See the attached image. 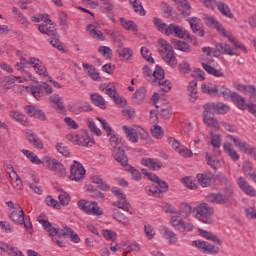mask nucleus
Segmentation results:
<instances>
[{"label": "nucleus", "instance_id": "nucleus-6", "mask_svg": "<svg viewBox=\"0 0 256 256\" xmlns=\"http://www.w3.org/2000/svg\"><path fill=\"white\" fill-rule=\"evenodd\" d=\"M78 207L81 211H84L87 215H96L101 216L103 215V210L99 207L97 202H91L87 200H80L78 201Z\"/></svg>", "mask_w": 256, "mask_h": 256}, {"label": "nucleus", "instance_id": "nucleus-31", "mask_svg": "<svg viewBox=\"0 0 256 256\" xmlns=\"http://www.w3.org/2000/svg\"><path fill=\"white\" fill-rule=\"evenodd\" d=\"M225 37L231 43L234 49H240V51H243V53H247V47L241 44L239 40L233 34H231V32H226Z\"/></svg>", "mask_w": 256, "mask_h": 256}, {"label": "nucleus", "instance_id": "nucleus-59", "mask_svg": "<svg viewBox=\"0 0 256 256\" xmlns=\"http://www.w3.org/2000/svg\"><path fill=\"white\" fill-rule=\"evenodd\" d=\"M153 83H157L161 89V91H163V93H169V91H171V82H169L168 80L163 81L162 79L157 80V82H153Z\"/></svg>", "mask_w": 256, "mask_h": 256}, {"label": "nucleus", "instance_id": "nucleus-5", "mask_svg": "<svg viewBox=\"0 0 256 256\" xmlns=\"http://www.w3.org/2000/svg\"><path fill=\"white\" fill-rule=\"evenodd\" d=\"M25 91L26 93H31V95L39 101L45 93L46 95H51V93H53V88H51L49 84L43 83L37 86H26Z\"/></svg>", "mask_w": 256, "mask_h": 256}, {"label": "nucleus", "instance_id": "nucleus-25", "mask_svg": "<svg viewBox=\"0 0 256 256\" xmlns=\"http://www.w3.org/2000/svg\"><path fill=\"white\" fill-rule=\"evenodd\" d=\"M202 93H206L207 95H211L212 97H219V88L217 85L211 82H204L201 86Z\"/></svg>", "mask_w": 256, "mask_h": 256}, {"label": "nucleus", "instance_id": "nucleus-30", "mask_svg": "<svg viewBox=\"0 0 256 256\" xmlns=\"http://www.w3.org/2000/svg\"><path fill=\"white\" fill-rule=\"evenodd\" d=\"M86 191L92 199H96L97 201H100V203L105 201V194L97 190L93 185H86Z\"/></svg>", "mask_w": 256, "mask_h": 256}, {"label": "nucleus", "instance_id": "nucleus-39", "mask_svg": "<svg viewBox=\"0 0 256 256\" xmlns=\"http://www.w3.org/2000/svg\"><path fill=\"white\" fill-rule=\"evenodd\" d=\"M240 151L245 153L246 155H251L253 159L256 161V148L251 147L249 144L246 143H238Z\"/></svg>", "mask_w": 256, "mask_h": 256}, {"label": "nucleus", "instance_id": "nucleus-34", "mask_svg": "<svg viewBox=\"0 0 256 256\" xmlns=\"http://www.w3.org/2000/svg\"><path fill=\"white\" fill-rule=\"evenodd\" d=\"M199 233L201 237H204V239H208V241H212L215 245H223V240L219 239L217 235L213 234L212 232L199 229Z\"/></svg>", "mask_w": 256, "mask_h": 256}, {"label": "nucleus", "instance_id": "nucleus-44", "mask_svg": "<svg viewBox=\"0 0 256 256\" xmlns=\"http://www.w3.org/2000/svg\"><path fill=\"white\" fill-rule=\"evenodd\" d=\"M188 92L191 103L197 101V80H193L189 83Z\"/></svg>", "mask_w": 256, "mask_h": 256}, {"label": "nucleus", "instance_id": "nucleus-14", "mask_svg": "<svg viewBox=\"0 0 256 256\" xmlns=\"http://www.w3.org/2000/svg\"><path fill=\"white\" fill-rule=\"evenodd\" d=\"M45 165L46 167H49L51 171H53V173H55L58 177H65V175H67V169H65V166L55 159H47Z\"/></svg>", "mask_w": 256, "mask_h": 256}, {"label": "nucleus", "instance_id": "nucleus-60", "mask_svg": "<svg viewBox=\"0 0 256 256\" xmlns=\"http://www.w3.org/2000/svg\"><path fill=\"white\" fill-rule=\"evenodd\" d=\"M136 133H137V137H140L142 141H149V139H151L149 137V132H147V130H145L141 126H136Z\"/></svg>", "mask_w": 256, "mask_h": 256}, {"label": "nucleus", "instance_id": "nucleus-24", "mask_svg": "<svg viewBox=\"0 0 256 256\" xmlns=\"http://www.w3.org/2000/svg\"><path fill=\"white\" fill-rule=\"evenodd\" d=\"M196 179L201 187H209L213 182V173L206 171L204 173L197 174Z\"/></svg>", "mask_w": 256, "mask_h": 256}, {"label": "nucleus", "instance_id": "nucleus-12", "mask_svg": "<svg viewBox=\"0 0 256 256\" xmlns=\"http://www.w3.org/2000/svg\"><path fill=\"white\" fill-rule=\"evenodd\" d=\"M70 179L71 181H82V179H85V167H83V164L74 161V164L70 167Z\"/></svg>", "mask_w": 256, "mask_h": 256}, {"label": "nucleus", "instance_id": "nucleus-38", "mask_svg": "<svg viewBox=\"0 0 256 256\" xmlns=\"http://www.w3.org/2000/svg\"><path fill=\"white\" fill-rule=\"evenodd\" d=\"M171 43L173 47H175V49H178L179 51H183L184 53H191V46L186 42H183L177 39H172Z\"/></svg>", "mask_w": 256, "mask_h": 256}, {"label": "nucleus", "instance_id": "nucleus-61", "mask_svg": "<svg viewBox=\"0 0 256 256\" xmlns=\"http://www.w3.org/2000/svg\"><path fill=\"white\" fill-rule=\"evenodd\" d=\"M126 171L131 174V177L134 179V181H141V172H139V170H137L135 167L128 165L126 166Z\"/></svg>", "mask_w": 256, "mask_h": 256}, {"label": "nucleus", "instance_id": "nucleus-7", "mask_svg": "<svg viewBox=\"0 0 256 256\" xmlns=\"http://www.w3.org/2000/svg\"><path fill=\"white\" fill-rule=\"evenodd\" d=\"M170 224L176 229V231H179L180 233H188L189 231H193L195 227L193 226V223L185 222L183 217L179 215L172 216L170 219Z\"/></svg>", "mask_w": 256, "mask_h": 256}, {"label": "nucleus", "instance_id": "nucleus-54", "mask_svg": "<svg viewBox=\"0 0 256 256\" xmlns=\"http://www.w3.org/2000/svg\"><path fill=\"white\" fill-rule=\"evenodd\" d=\"M130 5H132L135 13L138 15L145 16V9H143V5L139 0H129Z\"/></svg>", "mask_w": 256, "mask_h": 256}, {"label": "nucleus", "instance_id": "nucleus-19", "mask_svg": "<svg viewBox=\"0 0 256 256\" xmlns=\"http://www.w3.org/2000/svg\"><path fill=\"white\" fill-rule=\"evenodd\" d=\"M193 243H195L196 247H198L199 249H202L204 253H209L210 255H217L220 251L218 246H215L206 241L199 240V241H194Z\"/></svg>", "mask_w": 256, "mask_h": 256}, {"label": "nucleus", "instance_id": "nucleus-45", "mask_svg": "<svg viewBox=\"0 0 256 256\" xmlns=\"http://www.w3.org/2000/svg\"><path fill=\"white\" fill-rule=\"evenodd\" d=\"M146 95H147V91L145 90V88L140 87L134 93L133 101L139 105L140 103H143V101L145 100Z\"/></svg>", "mask_w": 256, "mask_h": 256}, {"label": "nucleus", "instance_id": "nucleus-23", "mask_svg": "<svg viewBox=\"0 0 256 256\" xmlns=\"http://www.w3.org/2000/svg\"><path fill=\"white\" fill-rule=\"evenodd\" d=\"M26 139H28L29 143H31L35 149H43V141H41V138L33 132V130L26 131Z\"/></svg>", "mask_w": 256, "mask_h": 256}, {"label": "nucleus", "instance_id": "nucleus-35", "mask_svg": "<svg viewBox=\"0 0 256 256\" xmlns=\"http://www.w3.org/2000/svg\"><path fill=\"white\" fill-rule=\"evenodd\" d=\"M87 32L91 37L94 39H98L99 41H105V36L103 35V32L101 30L97 29V26L90 24L86 28Z\"/></svg>", "mask_w": 256, "mask_h": 256}, {"label": "nucleus", "instance_id": "nucleus-56", "mask_svg": "<svg viewBox=\"0 0 256 256\" xmlns=\"http://www.w3.org/2000/svg\"><path fill=\"white\" fill-rule=\"evenodd\" d=\"M113 219L119 223H122L125 227L126 225H129V222L126 221L127 217H125L124 214L121 213L118 209L113 210Z\"/></svg>", "mask_w": 256, "mask_h": 256}, {"label": "nucleus", "instance_id": "nucleus-9", "mask_svg": "<svg viewBox=\"0 0 256 256\" xmlns=\"http://www.w3.org/2000/svg\"><path fill=\"white\" fill-rule=\"evenodd\" d=\"M144 77L149 81V83H157L159 79H164L165 71L161 66L156 65L155 70H151L148 66L143 67Z\"/></svg>", "mask_w": 256, "mask_h": 256}, {"label": "nucleus", "instance_id": "nucleus-43", "mask_svg": "<svg viewBox=\"0 0 256 256\" xmlns=\"http://www.w3.org/2000/svg\"><path fill=\"white\" fill-rule=\"evenodd\" d=\"M10 179H11V184L13 185L14 189H18V190L23 189V180H21V177H19V175H17V172H15V170H12Z\"/></svg>", "mask_w": 256, "mask_h": 256}, {"label": "nucleus", "instance_id": "nucleus-48", "mask_svg": "<svg viewBox=\"0 0 256 256\" xmlns=\"http://www.w3.org/2000/svg\"><path fill=\"white\" fill-rule=\"evenodd\" d=\"M91 181L98 186V189H101L102 191H109L111 189V186L105 183L99 176H92Z\"/></svg>", "mask_w": 256, "mask_h": 256}, {"label": "nucleus", "instance_id": "nucleus-3", "mask_svg": "<svg viewBox=\"0 0 256 256\" xmlns=\"http://www.w3.org/2000/svg\"><path fill=\"white\" fill-rule=\"evenodd\" d=\"M158 45H160L158 53L163 61L170 66L177 65V58L175 57V51H173L171 44L167 40L160 38L158 39Z\"/></svg>", "mask_w": 256, "mask_h": 256}, {"label": "nucleus", "instance_id": "nucleus-11", "mask_svg": "<svg viewBox=\"0 0 256 256\" xmlns=\"http://www.w3.org/2000/svg\"><path fill=\"white\" fill-rule=\"evenodd\" d=\"M167 189H169L167 182L160 179L156 185L146 187V193L152 197H163V193H166Z\"/></svg>", "mask_w": 256, "mask_h": 256}, {"label": "nucleus", "instance_id": "nucleus-4", "mask_svg": "<svg viewBox=\"0 0 256 256\" xmlns=\"http://www.w3.org/2000/svg\"><path fill=\"white\" fill-rule=\"evenodd\" d=\"M195 211V217L196 219H198V221H201L202 223H206L208 225L211 223V215H213L214 210L211 206H209V204H200L195 208Z\"/></svg>", "mask_w": 256, "mask_h": 256}, {"label": "nucleus", "instance_id": "nucleus-52", "mask_svg": "<svg viewBox=\"0 0 256 256\" xmlns=\"http://www.w3.org/2000/svg\"><path fill=\"white\" fill-rule=\"evenodd\" d=\"M117 51L119 56L122 57L124 61H129V59L133 57V50H131V48L119 47Z\"/></svg>", "mask_w": 256, "mask_h": 256}, {"label": "nucleus", "instance_id": "nucleus-47", "mask_svg": "<svg viewBox=\"0 0 256 256\" xmlns=\"http://www.w3.org/2000/svg\"><path fill=\"white\" fill-rule=\"evenodd\" d=\"M109 143L112 147V151L121 149V137H119V135L112 133L110 135Z\"/></svg>", "mask_w": 256, "mask_h": 256}, {"label": "nucleus", "instance_id": "nucleus-22", "mask_svg": "<svg viewBox=\"0 0 256 256\" xmlns=\"http://www.w3.org/2000/svg\"><path fill=\"white\" fill-rule=\"evenodd\" d=\"M190 27L196 35L199 37H204L205 36V30L203 29V23H201V19L197 17H192L189 20Z\"/></svg>", "mask_w": 256, "mask_h": 256}, {"label": "nucleus", "instance_id": "nucleus-29", "mask_svg": "<svg viewBox=\"0 0 256 256\" xmlns=\"http://www.w3.org/2000/svg\"><path fill=\"white\" fill-rule=\"evenodd\" d=\"M83 70L92 79V81H101V76L99 75V72H97V69L93 67L91 64H83Z\"/></svg>", "mask_w": 256, "mask_h": 256}, {"label": "nucleus", "instance_id": "nucleus-63", "mask_svg": "<svg viewBox=\"0 0 256 256\" xmlns=\"http://www.w3.org/2000/svg\"><path fill=\"white\" fill-rule=\"evenodd\" d=\"M56 150L58 151V153H60L61 155H64V157H69V155H71V150H69V147H67L65 144L63 143H58L56 145Z\"/></svg>", "mask_w": 256, "mask_h": 256}, {"label": "nucleus", "instance_id": "nucleus-26", "mask_svg": "<svg viewBox=\"0 0 256 256\" xmlns=\"http://www.w3.org/2000/svg\"><path fill=\"white\" fill-rule=\"evenodd\" d=\"M142 165H145V167H149V169H152L153 171H159L161 167H163V162L158 159L153 158H143L141 160Z\"/></svg>", "mask_w": 256, "mask_h": 256}, {"label": "nucleus", "instance_id": "nucleus-40", "mask_svg": "<svg viewBox=\"0 0 256 256\" xmlns=\"http://www.w3.org/2000/svg\"><path fill=\"white\" fill-rule=\"evenodd\" d=\"M193 211V208L189 203H181L179 208V217H182L183 219H187L189 215H191Z\"/></svg>", "mask_w": 256, "mask_h": 256}, {"label": "nucleus", "instance_id": "nucleus-33", "mask_svg": "<svg viewBox=\"0 0 256 256\" xmlns=\"http://www.w3.org/2000/svg\"><path fill=\"white\" fill-rule=\"evenodd\" d=\"M122 129L124 133H126L128 141H130L131 143H137L139 141L136 126L134 128L123 126Z\"/></svg>", "mask_w": 256, "mask_h": 256}, {"label": "nucleus", "instance_id": "nucleus-49", "mask_svg": "<svg viewBox=\"0 0 256 256\" xmlns=\"http://www.w3.org/2000/svg\"><path fill=\"white\" fill-rule=\"evenodd\" d=\"M120 23L123 28L126 29V31H133L134 33H137V24L131 20H127L125 18H120Z\"/></svg>", "mask_w": 256, "mask_h": 256}, {"label": "nucleus", "instance_id": "nucleus-21", "mask_svg": "<svg viewBox=\"0 0 256 256\" xmlns=\"http://www.w3.org/2000/svg\"><path fill=\"white\" fill-rule=\"evenodd\" d=\"M100 90L102 91V93H105V95L111 97L115 101V103H117V105H123V98H121L119 94H117V89L115 88V86H101Z\"/></svg>", "mask_w": 256, "mask_h": 256}, {"label": "nucleus", "instance_id": "nucleus-50", "mask_svg": "<svg viewBox=\"0 0 256 256\" xmlns=\"http://www.w3.org/2000/svg\"><path fill=\"white\" fill-rule=\"evenodd\" d=\"M178 9L183 17H189V15H191V5L187 0H182Z\"/></svg>", "mask_w": 256, "mask_h": 256}, {"label": "nucleus", "instance_id": "nucleus-41", "mask_svg": "<svg viewBox=\"0 0 256 256\" xmlns=\"http://www.w3.org/2000/svg\"><path fill=\"white\" fill-rule=\"evenodd\" d=\"M91 101L96 105V107H99L100 109H107V104L105 103V98L101 96L100 94L94 93L91 95Z\"/></svg>", "mask_w": 256, "mask_h": 256}, {"label": "nucleus", "instance_id": "nucleus-62", "mask_svg": "<svg viewBox=\"0 0 256 256\" xmlns=\"http://www.w3.org/2000/svg\"><path fill=\"white\" fill-rule=\"evenodd\" d=\"M58 19H60V27L63 31H67L69 29V24H67V14L65 12H59Z\"/></svg>", "mask_w": 256, "mask_h": 256}, {"label": "nucleus", "instance_id": "nucleus-18", "mask_svg": "<svg viewBox=\"0 0 256 256\" xmlns=\"http://www.w3.org/2000/svg\"><path fill=\"white\" fill-rule=\"evenodd\" d=\"M238 186L240 187L242 193L248 195V197H256V190L249 184V182L245 179V177L240 176L237 179Z\"/></svg>", "mask_w": 256, "mask_h": 256}, {"label": "nucleus", "instance_id": "nucleus-20", "mask_svg": "<svg viewBox=\"0 0 256 256\" xmlns=\"http://www.w3.org/2000/svg\"><path fill=\"white\" fill-rule=\"evenodd\" d=\"M9 219L16 225H23L25 223V212H23V208L20 205H16V210H13L9 214Z\"/></svg>", "mask_w": 256, "mask_h": 256}, {"label": "nucleus", "instance_id": "nucleus-15", "mask_svg": "<svg viewBox=\"0 0 256 256\" xmlns=\"http://www.w3.org/2000/svg\"><path fill=\"white\" fill-rule=\"evenodd\" d=\"M38 31L43 35H48V37H57V28L53 25V21L47 18L44 23L38 26Z\"/></svg>", "mask_w": 256, "mask_h": 256}, {"label": "nucleus", "instance_id": "nucleus-57", "mask_svg": "<svg viewBox=\"0 0 256 256\" xmlns=\"http://www.w3.org/2000/svg\"><path fill=\"white\" fill-rule=\"evenodd\" d=\"M225 151L228 153L232 161H239V155L237 154V151L233 149L232 144H225Z\"/></svg>", "mask_w": 256, "mask_h": 256}, {"label": "nucleus", "instance_id": "nucleus-36", "mask_svg": "<svg viewBox=\"0 0 256 256\" xmlns=\"http://www.w3.org/2000/svg\"><path fill=\"white\" fill-rule=\"evenodd\" d=\"M208 203H214L215 205H225V196L220 193L209 194L206 196Z\"/></svg>", "mask_w": 256, "mask_h": 256}, {"label": "nucleus", "instance_id": "nucleus-17", "mask_svg": "<svg viewBox=\"0 0 256 256\" xmlns=\"http://www.w3.org/2000/svg\"><path fill=\"white\" fill-rule=\"evenodd\" d=\"M166 35H174V37H178L179 39H184L189 35L185 28L177 25V24H170L166 29Z\"/></svg>", "mask_w": 256, "mask_h": 256}, {"label": "nucleus", "instance_id": "nucleus-13", "mask_svg": "<svg viewBox=\"0 0 256 256\" xmlns=\"http://www.w3.org/2000/svg\"><path fill=\"white\" fill-rule=\"evenodd\" d=\"M203 21L207 27H210V29H216L222 37H225V28L223 27V24L219 22V20L215 19L212 15L209 14H203Z\"/></svg>", "mask_w": 256, "mask_h": 256}, {"label": "nucleus", "instance_id": "nucleus-53", "mask_svg": "<svg viewBox=\"0 0 256 256\" xmlns=\"http://www.w3.org/2000/svg\"><path fill=\"white\" fill-rule=\"evenodd\" d=\"M153 23L156 27V29H158V31H160V33H164L165 35H167V26L163 20H161V18L158 17H154L153 18Z\"/></svg>", "mask_w": 256, "mask_h": 256}, {"label": "nucleus", "instance_id": "nucleus-10", "mask_svg": "<svg viewBox=\"0 0 256 256\" xmlns=\"http://www.w3.org/2000/svg\"><path fill=\"white\" fill-rule=\"evenodd\" d=\"M67 141L75 143V145H81L82 147H93L95 140L89 136H79V134H67Z\"/></svg>", "mask_w": 256, "mask_h": 256}, {"label": "nucleus", "instance_id": "nucleus-58", "mask_svg": "<svg viewBox=\"0 0 256 256\" xmlns=\"http://www.w3.org/2000/svg\"><path fill=\"white\" fill-rule=\"evenodd\" d=\"M151 134L155 139H163V135H165V132L163 131V128L159 125H154L151 128Z\"/></svg>", "mask_w": 256, "mask_h": 256}, {"label": "nucleus", "instance_id": "nucleus-16", "mask_svg": "<svg viewBox=\"0 0 256 256\" xmlns=\"http://www.w3.org/2000/svg\"><path fill=\"white\" fill-rule=\"evenodd\" d=\"M61 237H70V240L72 241V243H79V241H81V239L79 238V235H77V233H75L73 229L67 226L57 230L55 241H59Z\"/></svg>", "mask_w": 256, "mask_h": 256}, {"label": "nucleus", "instance_id": "nucleus-64", "mask_svg": "<svg viewBox=\"0 0 256 256\" xmlns=\"http://www.w3.org/2000/svg\"><path fill=\"white\" fill-rule=\"evenodd\" d=\"M6 253H8L9 256H24L23 252L11 245L7 246Z\"/></svg>", "mask_w": 256, "mask_h": 256}, {"label": "nucleus", "instance_id": "nucleus-32", "mask_svg": "<svg viewBox=\"0 0 256 256\" xmlns=\"http://www.w3.org/2000/svg\"><path fill=\"white\" fill-rule=\"evenodd\" d=\"M112 152L117 163H120V165H122L123 167L128 166L127 163L129 162V158H127V155L125 154V150L118 149Z\"/></svg>", "mask_w": 256, "mask_h": 256}, {"label": "nucleus", "instance_id": "nucleus-37", "mask_svg": "<svg viewBox=\"0 0 256 256\" xmlns=\"http://www.w3.org/2000/svg\"><path fill=\"white\" fill-rule=\"evenodd\" d=\"M160 233L163 235L165 239H169L170 243H177V235L174 233L173 230L162 226L160 228Z\"/></svg>", "mask_w": 256, "mask_h": 256}, {"label": "nucleus", "instance_id": "nucleus-1", "mask_svg": "<svg viewBox=\"0 0 256 256\" xmlns=\"http://www.w3.org/2000/svg\"><path fill=\"white\" fill-rule=\"evenodd\" d=\"M31 66L33 67V69L36 71L38 75L42 77H47V68L45 67V64L41 62V60L35 57H30L28 59L25 57H21L20 62L15 64V69L23 73V76H20L21 79H18V83H24V81L33 80V75L25 71V68L28 69Z\"/></svg>", "mask_w": 256, "mask_h": 256}, {"label": "nucleus", "instance_id": "nucleus-42", "mask_svg": "<svg viewBox=\"0 0 256 256\" xmlns=\"http://www.w3.org/2000/svg\"><path fill=\"white\" fill-rule=\"evenodd\" d=\"M49 101L50 103H52V105H56L58 111H63L65 109V105L63 104V98H61V96H59V94H53L49 97Z\"/></svg>", "mask_w": 256, "mask_h": 256}, {"label": "nucleus", "instance_id": "nucleus-27", "mask_svg": "<svg viewBox=\"0 0 256 256\" xmlns=\"http://www.w3.org/2000/svg\"><path fill=\"white\" fill-rule=\"evenodd\" d=\"M112 205L113 207H118V209H123V211L133 215V209H131V204L127 201V196L118 198V200L113 202Z\"/></svg>", "mask_w": 256, "mask_h": 256}, {"label": "nucleus", "instance_id": "nucleus-8", "mask_svg": "<svg viewBox=\"0 0 256 256\" xmlns=\"http://www.w3.org/2000/svg\"><path fill=\"white\" fill-rule=\"evenodd\" d=\"M38 222L42 225V227H44L45 231H47L48 235L52 238V241H54V243H56L58 247H65V242L61 240H55L57 239V231L59 230V228H55L41 215L38 217Z\"/></svg>", "mask_w": 256, "mask_h": 256}, {"label": "nucleus", "instance_id": "nucleus-55", "mask_svg": "<svg viewBox=\"0 0 256 256\" xmlns=\"http://www.w3.org/2000/svg\"><path fill=\"white\" fill-rule=\"evenodd\" d=\"M202 67L205 71L208 72L209 75H213L214 77H223V73H221V71L215 69L209 64L202 63Z\"/></svg>", "mask_w": 256, "mask_h": 256}, {"label": "nucleus", "instance_id": "nucleus-46", "mask_svg": "<svg viewBox=\"0 0 256 256\" xmlns=\"http://www.w3.org/2000/svg\"><path fill=\"white\" fill-rule=\"evenodd\" d=\"M21 77L17 76H5L2 78V83L4 85L5 89H13V86L15 85V81H19Z\"/></svg>", "mask_w": 256, "mask_h": 256}, {"label": "nucleus", "instance_id": "nucleus-28", "mask_svg": "<svg viewBox=\"0 0 256 256\" xmlns=\"http://www.w3.org/2000/svg\"><path fill=\"white\" fill-rule=\"evenodd\" d=\"M236 91H239V93H243V95H249L250 99H255L256 97V88L253 85H243L238 84L236 85Z\"/></svg>", "mask_w": 256, "mask_h": 256}, {"label": "nucleus", "instance_id": "nucleus-51", "mask_svg": "<svg viewBox=\"0 0 256 256\" xmlns=\"http://www.w3.org/2000/svg\"><path fill=\"white\" fill-rule=\"evenodd\" d=\"M211 145L214 149V155H221V152H219V147H221V136L212 134Z\"/></svg>", "mask_w": 256, "mask_h": 256}, {"label": "nucleus", "instance_id": "nucleus-2", "mask_svg": "<svg viewBox=\"0 0 256 256\" xmlns=\"http://www.w3.org/2000/svg\"><path fill=\"white\" fill-rule=\"evenodd\" d=\"M203 112V122L207 127H211L213 129H219V122L215 117H213L214 113H218V115H223L225 113V104L223 103H207L204 105Z\"/></svg>", "mask_w": 256, "mask_h": 256}]
</instances>
